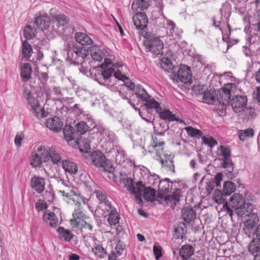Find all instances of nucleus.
<instances>
[{
    "label": "nucleus",
    "mask_w": 260,
    "mask_h": 260,
    "mask_svg": "<svg viewBox=\"0 0 260 260\" xmlns=\"http://www.w3.org/2000/svg\"><path fill=\"white\" fill-rule=\"evenodd\" d=\"M133 21L137 29L141 30L146 28L148 23L147 16L144 12L136 13L133 17Z\"/></svg>",
    "instance_id": "obj_11"
},
{
    "label": "nucleus",
    "mask_w": 260,
    "mask_h": 260,
    "mask_svg": "<svg viewBox=\"0 0 260 260\" xmlns=\"http://www.w3.org/2000/svg\"><path fill=\"white\" fill-rule=\"evenodd\" d=\"M119 215L115 211L111 210L109 214L108 221L110 225H116L119 222Z\"/></svg>",
    "instance_id": "obj_47"
},
{
    "label": "nucleus",
    "mask_w": 260,
    "mask_h": 260,
    "mask_svg": "<svg viewBox=\"0 0 260 260\" xmlns=\"http://www.w3.org/2000/svg\"><path fill=\"white\" fill-rule=\"evenodd\" d=\"M181 213L182 219L187 223H190L196 218V211L192 208L184 207Z\"/></svg>",
    "instance_id": "obj_20"
},
{
    "label": "nucleus",
    "mask_w": 260,
    "mask_h": 260,
    "mask_svg": "<svg viewBox=\"0 0 260 260\" xmlns=\"http://www.w3.org/2000/svg\"><path fill=\"white\" fill-rule=\"evenodd\" d=\"M119 258L116 252L112 251L108 255V260H119Z\"/></svg>",
    "instance_id": "obj_64"
},
{
    "label": "nucleus",
    "mask_w": 260,
    "mask_h": 260,
    "mask_svg": "<svg viewBox=\"0 0 260 260\" xmlns=\"http://www.w3.org/2000/svg\"><path fill=\"white\" fill-rule=\"evenodd\" d=\"M153 147L155 151L159 158V162L162 164V158L161 157V155L162 153V142H157V139L153 140Z\"/></svg>",
    "instance_id": "obj_45"
},
{
    "label": "nucleus",
    "mask_w": 260,
    "mask_h": 260,
    "mask_svg": "<svg viewBox=\"0 0 260 260\" xmlns=\"http://www.w3.org/2000/svg\"><path fill=\"white\" fill-rule=\"evenodd\" d=\"M203 142L210 147H212L216 145H217V142L212 137H202Z\"/></svg>",
    "instance_id": "obj_54"
},
{
    "label": "nucleus",
    "mask_w": 260,
    "mask_h": 260,
    "mask_svg": "<svg viewBox=\"0 0 260 260\" xmlns=\"http://www.w3.org/2000/svg\"><path fill=\"white\" fill-rule=\"evenodd\" d=\"M187 232V228L184 222H180L175 228V234L173 239V244L176 243L180 244L182 239L185 237ZM175 246L174 245H173Z\"/></svg>",
    "instance_id": "obj_10"
},
{
    "label": "nucleus",
    "mask_w": 260,
    "mask_h": 260,
    "mask_svg": "<svg viewBox=\"0 0 260 260\" xmlns=\"http://www.w3.org/2000/svg\"><path fill=\"white\" fill-rule=\"evenodd\" d=\"M80 150L83 152H88L90 149V145L88 140L86 139H78L77 141Z\"/></svg>",
    "instance_id": "obj_34"
},
{
    "label": "nucleus",
    "mask_w": 260,
    "mask_h": 260,
    "mask_svg": "<svg viewBox=\"0 0 260 260\" xmlns=\"http://www.w3.org/2000/svg\"><path fill=\"white\" fill-rule=\"evenodd\" d=\"M58 238L66 242H70L74 237V234L68 229L59 226L57 229Z\"/></svg>",
    "instance_id": "obj_23"
},
{
    "label": "nucleus",
    "mask_w": 260,
    "mask_h": 260,
    "mask_svg": "<svg viewBox=\"0 0 260 260\" xmlns=\"http://www.w3.org/2000/svg\"><path fill=\"white\" fill-rule=\"evenodd\" d=\"M252 209V207L251 205L245 203V206L241 207L236 210V213L239 217L248 216L250 215L249 211H251Z\"/></svg>",
    "instance_id": "obj_36"
},
{
    "label": "nucleus",
    "mask_w": 260,
    "mask_h": 260,
    "mask_svg": "<svg viewBox=\"0 0 260 260\" xmlns=\"http://www.w3.org/2000/svg\"><path fill=\"white\" fill-rule=\"evenodd\" d=\"M252 216V218L248 219L245 221L243 228L244 233L249 237L251 235H253V233L254 231L253 228L259 221V218L257 215H253Z\"/></svg>",
    "instance_id": "obj_15"
},
{
    "label": "nucleus",
    "mask_w": 260,
    "mask_h": 260,
    "mask_svg": "<svg viewBox=\"0 0 260 260\" xmlns=\"http://www.w3.org/2000/svg\"><path fill=\"white\" fill-rule=\"evenodd\" d=\"M45 182L42 177L35 176L30 180L31 187L38 193L42 192L45 189Z\"/></svg>",
    "instance_id": "obj_18"
},
{
    "label": "nucleus",
    "mask_w": 260,
    "mask_h": 260,
    "mask_svg": "<svg viewBox=\"0 0 260 260\" xmlns=\"http://www.w3.org/2000/svg\"><path fill=\"white\" fill-rule=\"evenodd\" d=\"M100 68V72L96 76V80L99 84L109 86L114 70L112 67H105V64H101Z\"/></svg>",
    "instance_id": "obj_7"
},
{
    "label": "nucleus",
    "mask_w": 260,
    "mask_h": 260,
    "mask_svg": "<svg viewBox=\"0 0 260 260\" xmlns=\"http://www.w3.org/2000/svg\"><path fill=\"white\" fill-rule=\"evenodd\" d=\"M153 250L156 259H158L161 256V247L160 246L157 245L156 244H155L153 246Z\"/></svg>",
    "instance_id": "obj_58"
},
{
    "label": "nucleus",
    "mask_w": 260,
    "mask_h": 260,
    "mask_svg": "<svg viewBox=\"0 0 260 260\" xmlns=\"http://www.w3.org/2000/svg\"><path fill=\"white\" fill-rule=\"evenodd\" d=\"M120 182L122 183L127 190L132 194L136 195L137 200L139 201V203H142L141 198L142 192L143 189L144 185L142 181H139L136 183V186H134L133 180L131 178L123 177L120 178Z\"/></svg>",
    "instance_id": "obj_4"
},
{
    "label": "nucleus",
    "mask_w": 260,
    "mask_h": 260,
    "mask_svg": "<svg viewBox=\"0 0 260 260\" xmlns=\"http://www.w3.org/2000/svg\"><path fill=\"white\" fill-rule=\"evenodd\" d=\"M45 124L47 127L56 132L60 131L63 125V122L58 116L48 118Z\"/></svg>",
    "instance_id": "obj_12"
},
{
    "label": "nucleus",
    "mask_w": 260,
    "mask_h": 260,
    "mask_svg": "<svg viewBox=\"0 0 260 260\" xmlns=\"http://www.w3.org/2000/svg\"><path fill=\"white\" fill-rule=\"evenodd\" d=\"M95 193L96 194V198L100 201V204H102V202L108 199L106 195L101 190L95 191Z\"/></svg>",
    "instance_id": "obj_61"
},
{
    "label": "nucleus",
    "mask_w": 260,
    "mask_h": 260,
    "mask_svg": "<svg viewBox=\"0 0 260 260\" xmlns=\"http://www.w3.org/2000/svg\"><path fill=\"white\" fill-rule=\"evenodd\" d=\"M77 128L78 133L83 134L88 131L89 127L85 122L81 121L77 124Z\"/></svg>",
    "instance_id": "obj_55"
},
{
    "label": "nucleus",
    "mask_w": 260,
    "mask_h": 260,
    "mask_svg": "<svg viewBox=\"0 0 260 260\" xmlns=\"http://www.w3.org/2000/svg\"><path fill=\"white\" fill-rule=\"evenodd\" d=\"M145 45L149 49V51L155 55H160V67L162 68V43L158 38H153L150 40L145 42Z\"/></svg>",
    "instance_id": "obj_6"
},
{
    "label": "nucleus",
    "mask_w": 260,
    "mask_h": 260,
    "mask_svg": "<svg viewBox=\"0 0 260 260\" xmlns=\"http://www.w3.org/2000/svg\"><path fill=\"white\" fill-rule=\"evenodd\" d=\"M188 135L193 137H200L202 136V133L201 131L189 126L185 128Z\"/></svg>",
    "instance_id": "obj_52"
},
{
    "label": "nucleus",
    "mask_w": 260,
    "mask_h": 260,
    "mask_svg": "<svg viewBox=\"0 0 260 260\" xmlns=\"http://www.w3.org/2000/svg\"><path fill=\"white\" fill-rule=\"evenodd\" d=\"M260 240L257 239H253L250 243L248 246V250L250 253L254 254L255 252H259Z\"/></svg>",
    "instance_id": "obj_43"
},
{
    "label": "nucleus",
    "mask_w": 260,
    "mask_h": 260,
    "mask_svg": "<svg viewBox=\"0 0 260 260\" xmlns=\"http://www.w3.org/2000/svg\"><path fill=\"white\" fill-rule=\"evenodd\" d=\"M223 193L220 190L218 189L215 190L213 193V197L214 201L219 205L223 204L225 200L223 197Z\"/></svg>",
    "instance_id": "obj_50"
},
{
    "label": "nucleus",
    "mask_w": 260,
    "mask_h": 260,
    "mask_svg": "<svg viewBox=\"0 0 260 260\" xmlns=\"http://www.w3.org/2000/svg\"><path fill=\"white\" fill-rule=\"evenodd\" d=\"M173 183L169 178L164 179V193L171 192L173 189Z\"/></svg>",
    "instance_id": "obj_53"
},
{
    "label": "nucleus",
    "mask_w": 260,
    "mask_h": 260,
    "mask_svg": "<svg viewBox=\"0 0 260 260\" xmlns=\"http://www.w3.org/2000/svg\"><path fill=\"white\" fill-rule=\"evenodd\" d=\"M219 150L221 152V158L231 157V151L229 148L222 145L220 147Z\"/></svg>",
    "instance_id": "obj_56"
},
{
    "label": "nucleus",
    "mask_w": 260,
    "mask_h": 260,
    "mask_svg": "<svg viewBox=\"0 0 260 260\" xmlns=\"http://www.w3.org/2000/svg\"><path fill=\"white\" fill-rule=\"evenodd\" d=\"M71 54L72 56L75 55V57L73 56V57L71 58V60L74 61H78V59L80 57L84 58L87 56L88 51L83 48H75L72 50Z\"/></svg>",
    "instance_id": "obj_28"
},
{
    "label": "nucleus",
    "mask_w": 260,
    "mask_h": 260,
    "mask_svg": "<svg viewBox=\"0 0 260 260\" xmlns=\"http://www.w3.org/2000/svg\"><path fill=\"white\" fill-rule=\"evenodd\" d=\"M124 248H123L121 245H117L114 252H116V254L119 257L121 256L124 252Z\"/></svg>",
    "instance_id": "obj_63"
},
{
    "label": "nucleus",
    "mask_w": 260,
    "mask_h": 260,
    "mask_svg": "<svg viewBox=\"0 0 260 260\" xmlns=\"http://www.w3.org/2000/svg\"><path fill=\"white\" fill-rule=\"evenodd\" d=\"M143 196L144 199L148 202H153L154 201H158L159 203L162 202V194L158 192L156 195V190L152 187H144L142 190Z\"/></svg>",
    "instance_id": "obj_8"
},
{
    "label": "nucleus",
    "mask_w": 260,
    "mask_h": 260,
    "mask_svg": "<svg viewBox=\"0 0 260 260\" xmlns=\"http://www.w3.org/2000/svg\"><path fill=\"white\" fill-rule=\"evenodd\" d=\"M149 6L148 0H135L132 4V8L143 10L147 9Z\"/></svg>",
    "instance_id": "obj_32"
},
{
    "label": "nucleus",
    "mask_w": 260,
    "mask_h": 260,
    "mask_svg": "<svg viewBox=\"0 0 260 260\" xmlns=\"http://www.w3.org/2000/svg\"><path fill=\"white\" fill-rule=\"evenodd\" d=\"M236 189V185L232 181H228L224 183L223 193L224 195L230 196Z\"/></svg>",
    "instance_id": "obj_39"
},
{
    "label": "nucleus",
    "mask_w": 260,
    "mask_h": 260,
    "mask_svg": "<svg viewBox=\"0 0 260 260\" xmlns=\"http://www.w3.org/2000/svg\"><path fill=\"white\" fill-rule=\"evenodd\" d=\"M164 120L168 121L169 122L176 121L180 123H183L186 124L182 120L176 117L175 114L172 113L169 110H166L164 109Z\"/></svg>",
    "instance_id": "obj_37"
},
{
    "label": "nucleus",
    "mask_w": 260,
    "mask_h": 260,
    "mask_svg": "<svg viewBox=\"0 0 260 260\" xmlns=\"http://www.w3.org/2000/svg\"><path fill=\"white\" fill-rule=\"evenodd\" d=\"M220 160H221V166L222 168L228 169L229 172L233 171L234 164L232 162L231 157L221 158Z\"/></svg>",
    "instance_id": "obj_49"
},
{
    "label": "nucleus",
    "mask_w": 260,
    "mask_h": 260,
    "mask_svg": "<svg viewBox=\"0 0 260 260\" xmlns=\"http://www.w3.org/2000/svg\"><path fill=\"white\" fill-rule=\"evenodd\" d=\"M247 99L246 96L236 95L233 98L231 101V105L235 112H242L246 107Z\"/></svg>",
    "instance_id": "obj_9"
},
{
    "label": "nucleus",
    "mask_w": 260,
    "mask_h": 260,
    "mask_svg": "<svg viewBox=\"0 0 260 260\" xmlns=\"http://www.w3.org/2000/svg\"><path fill=\"white\" fill-rule=\"evenodd\" d=\"M135 93L138 98H139L143 101H145L147 99L150 98V96L147 93L145 89L141 87L136 86L135 89Z\"/></svg>",
    "instance_id": "obj_41"
},
{
    "label": "nucleus",
    "mask_w": 260,
    "mask_h": 260,
    "mask_svg": "<svg viewBox=\"0 0 260 260\" xmlns=\"http://www.w3.org/2000/svg\"><path fill=\"white\" fill-rule=\"evenodd\" d=\"M101 207L103 208V210H105L106 212H109L112 210V205L108 199L101 204Z\"/></svg>",
    "instance_id": "obj_60"
},
{
    "label": "nucleus",
    "mask_w": 260,
    "mask_h": 260,
    "mask_svg": "<svg viewBox=\"0 0 260 260\" xmlns=\"http://www.w3.org/2000/svg\"><path fill=\"white\" fill-rule=\"evenodd\" d=\"M176 67V61L174 55L172 53L165 54L164 56V71L171 73L170 77L173 80L176 78L185 84L189 82L192 77L190 68L187 65L182 64L178 69L177 74H174Z\"/></svg>",
    "instance_id": "obj_2"
},
{
    "label": "nucleus",
    "mask_w": 260,
    "mask_h": 260,
    "mask_svg": "<svg viewBox=\"0 0 260 260\" xmlns=\"http://www.w3.org/2000/svg\"><path fill=\"white\" fill-rule=\"evenodd\" d=\"M239 113H240V115L244 120H248L250 118L255 115L254 109L251 107H245L243 111Z\"/></svg>",
    "instance_id": "obj_33"
},
{
    "label": "nucleus",
    "mask_w": 260,
    "mask_h": 260,
    "mask_svg": "<svg viewBox=\"0 0 260 260\" xmlns=\"http://www.w3.org/2000/svg\"><path fill=\"white\" fill-rule=\"evenodd\" d=\"M167 35L171 36L172 35L174 28L175 27V23L171 21L167 20Z\"/></svg>",
    "instance_id": "obj_59"
},
{
    "label": "nucleus",
    "mask_w": 260,
    "mask_h": 260,
    "mask_svg": "<svg viewBox=\"0 0 260 260\" xmlns=\"http://www.w3.org/2000/svg\"><path fill=\"white\" fill-rule=\"evenodd\" d=\"M64 137L66 141L69 142L74 139L75 133L74 128L72 126H66L63 131Z\"/></svg>",
    "instance_id": "obj_48"
},
{
    "label": "nucleus",
    "mask_w": 260,
    "mask_h": 260,
    "mask_svg": "<svg viewBox=\"0 0 260 260\" xmlns=\"http://www.w3.org/2000/svg\"><path fill=\"white\" fill-rule=\"evenodd\" d=\"M90 53L92 58L95 60L101 61L104 58V50H101L98 47H91Z\"/></svg>",
    "instance_id": "obj_31"
},
{
    "label": "nucleus",
    "mask_w": 260,
    "mask_h": 260,
    "mask_svg": "<svg viewBox=\"0 0 260 260\" xmlns=\"http://www.w3.org/2000/svg\"><path fill=\"white\" fill-rule=\"evenodd\" d=\"M24 36L27 40L34 38L37 32L36 29H34L30 25H27L24 28Z\"/></svg>",
    "instance_id": "obj_42"
},
{
    "label": "nucleus",
    "mask_w": 260,
    "mask_h": 260,
    "mask_svg": "<svg viewBox=\"0 0 260 260\" xmlns=\"http://www.w3.org/2000/svg\"><path fill=\"white\" fill-rule=\"evenodd\" d=\"M32 70L30 63H24L21 69V76L23 82H27L30 78Z\"/></svg>",
    "instance_id": "obj_26"
},
{
    "label": "nucleus",
    "mask_w": 260,
    "mask_h": 260,
    "mask_svg": "<svg viewBox=\"0 0 260 260\" xmlns=\"http://www.w3.org/2000/svg\"><path fill=\"white\" fill-rule=\"evenodd\" d=\"M47 207L46 202L43 200H39L36 203V208L39 212L46 209Z\"/></svg>",
    "instance_id": "obj_57"
},
{
    "label": "nucleus",
    "mask_w": 260,
    "mask_h": 260,
    "mask_svg": "<svg viewBox=\"0 0 260 260\" xmlns=\"http://www.w3.org/2000/svg\"><path fill=\"white\" fill-rule=\"evenodd\" d=\"M245 200L241 194L234 193L231 197L229 202L230 206L235 209V211L239 208L245 206Z\"/></svg>",
    "instance_id": "obj_17"
},
{
    "label": "nucleus",
    "mask_w": 260,
    "mask_h": 260,
    "mask_svg": "<svg viewBox=\"0 0 260 260\" xmlns=\"http://www.w3.org/2000/svg\"><path fill=\"white\" fill-rule=\"evenodd\" d=\"M254 135V131L252 129H247L241 131L239 133V139L242 141H245L246 138L252 137Z\"/></svg>",
    "instance_id": "obj_51"
},
{
    "label": "nucleus",
    "mask_w": 260,
    "mask_h": 260,
    "mask_svg": "<svg viewBox=\"0 0 260 260\" xmlns=\"http://www.w3.org/2000/svg\"><path fill=\"white\" fill-rule=\"evenodd\" d=\"M23 95L27 99L28 105L30 106L34 116L39 119L46 117L49 115V112L45 111L44 108H42L40 104L33 93L27 89H24Z\"/></svg>",
    "instance_id": "obj_3"
},
{
    "label": "nucleus",
    "mask_w": 260,
    "mask_h": 260,
    "mask_svg": "<svg viewBox=\"0 0 260 260\" xmlns=\"http://www.w3.org/2000/svg\"><path fill=\"white\" fill-rule=\"evenodd\" d=\"M194 248L190 244H185L179 249V255L183 260H187L194 253Z\"/></svg>",
    "instance_id": "obj_22"
},
{
    "label": "nucleus",
    "mask_w": 260,
    "mask_h": 260,
    "mask_svg": "<svg viewBox=\"0 0 260 260\" xmlns=\"http://www.w3.org/2000/svg\"><path fill=\"white\" fill-rule=\"evenodd\" d=\"M63 196L72 200L77 206L73 213V217L70 219V223L72 226L80 229L93 231V222L92 219L86 215L83 211L82 205H85V198L69 188L66 190H60Z\"/></svg>",
    "instance_id": "obj_1"
},
{
    "label": "nucleus",
    "mask_w": 260,
    "mask_h": 260,
    "mask_svg": "<svg viewBox=\"0 0 260 260\" xmlns=\"http://www.w3.org/2000/svg\"><path fill=\"white\" fill-rule=\"evenodd\" d=\"M91 159L96 167L102 168L105 171L113 173L114 171L111 163L107 160L105 155L101 151H93L91 155Z\"/></svg>",
    "instance_id": "obj_5"
},
{
    "label": "nucleus",
    "mask_w": 260,
    "mask_h": 260,
    "mask_svg": "<svg viewBox=\"0 0 260 260\" xmlns=\"http://www.w3.org/2000/svg\"><path fill=\"white\" fill-rule=\"evenodd\" d=\"M62 167L66 172L71 174H75L78 171V167L73 162L65 160H62Z\"/></svg>",
    "instance_id": "obj_30"
},
{
    "label": "nucleus",
    "mask_w": 260,
    "mask_h": 260,
    "mask_svg": "<svg viewBox=\"0 0 260 260\" xmlns=\"http://www.w3.org/2000/svg\"><path fill=\"white\" fill-rule=\"evenodd\" d=\"M201 94H203V101L208 104H213L216 101V94L215 90H204Z\"/></svg>",
    "instance_id": "obj_24"
},
{
    "label": "nucleus",
    "mask_w": 260,
    "mask_h": 260,
    "mask_svg": "<svg viewBox=\"0 0 260 260\" xmlns=\"http://www.w3.org/2000/svg\"><path fill=\"white\" fill-rule=\"evenodd\" d=\"M50 24V18L47 15H43L37 17L35 21V25L39 30L46 29Z\"/></svg>",
    "instance_id": "obj_14"
},
{
    "label": "nucleus",
    "mask_w": 260,
    "mask_h": 260,
    "mask_svg": "<svg viewBox=\"0 0 260 260\" xmlns=\"http://www.w3.org/2000/svg\"><path fill=\"white\" fill-rule=\"evenodd\" d=\"M42 160L40 157L39 156L38 153L35 150L32 152L30 158V165L34 167L37 168L40 167L42 165Z\"/></svg>",
    "instance_id": "obj_40"
},
{
    "label": "nucleus",
    "mask_w": 260,
    "mask_h": 260,
    "mask_svg": "<svg viewBox=\"0 0 260 260\" xmlns=\"http://www.w3.org/2000/svg\"><path fill=\"white\" fill-rule=\"evenodd\" d=\"M51 159L54 164L58 165L62 160V156L59 152L53 147H50L49 159Z\"/></svg>",
    "instance_id": "obj_27"
},
{
    "label": "nucleus",
    "mask_w": 260,
    "mask_h": 260,
    "mask_svg": "<svg viewBox=\"0 0 260 260\" xmlns=\"http://www.w3.org/2000/svg\"><path fill=\"white\" fill-rule=\"evenodd\" d=\"M75 38L77 43L83 46L89 45L92 43V39L86 34L83 32H76Z\"/></svg>",
    "instance_id": "obj_25"
},
{
    "label": "nucleus",
    "mask_w": 260,
    "mask_h": 260,
    "mask_svg": "<svg viewBox=\"0 0 260 260\" xmlns=\"http://www.w3.org/2000/svg\"><path fill=\"white\" fill-rule=\"evenodd\" d=\"M230 96L231 92L229 89L224 87L222 90L218 91V93L216 95V100L224 107L229 105Z\"/></svg>",
    "instance_id": "obj_16"
},
{
    "label": "nucleus",
    "mask_w": 260,
    "mask_h": 260,
    "mask_svg": "<svg viewBox=\"0 0 260 260\" xmlns=\"http://www.w3.org/2000/svg\"><path fill=\"white\" fill-rule=\"evenodd\" d=\"M144 106L147 109H154L158 114L159 117L162 119V110L159 103L154 99H148L145 101Z\"/></svg>",
    "instance_id": "obj_19"
},
{
    "label": "nucleus",
    "mask_w": 260,
    "mask_h": 260,
    "mask_svg": "<svg viewBox=\"0 0 260 260\" xmlns=\"http://www.w3.org/2000/svg\"><path fill=\"white\" fill-rule=\"evenodd\" d=\"M113 75L116 78L123 81L127 79V78L125 75H123L119 70L115 72L114 71Z\"/></svg>",
    "instance_id": "obj_62"
},
{
    "label": "nucleus",
    "mask_w": 260,
    "mask_h": 260,
    "mask_svg": "<svg viewBox=\"0 0 260 260\" xmlns=\"http://www.w3.org/2000/svg\"><path fill=\"white\" fill-rule=\"evenodd\" d=\"M52 17L55 20V23L59 25L64 26L68 24L69 22V19L66 15L63 14H59L55 16H53Z\"/></svg>",
    "instance_id": "obj_46"
},
{
    "label": "nucleus",
    "mask_w": 260,
    "mask_h": 260,
    "mask_svg": "<svg viewBox=\"0 0 260 260\" xmlns=\"http://www.w3.org/2000/svg\"><path fill=\"white\" fill-rule=\"evenodd\" d=\"M22 55L24 57H30L32 53L31 46L27 41H24L22 43Z\"/></svg>",
    "instance_id": "obj_44"
},
{
    "label": "nucleus",
    "mask_w": 260,
    "mask_h": 260,
    "mask_svg": "<svg viewBox=\"0 0 260 260\" xmlns=\"http://www.w3.org/2000/svg\"><path fill=\"white\" fill-rule=\"evenodd\" d=\"M181 196V191L179 189H176L172 194L164 198V201L171 208H174L177 203L179 202Z\"/></svg>",
    "instance_id": "obj_13"
},
{
    "label": "nucleus",
    "mask_w": 260,
    "mask_h": 260,
    "mask_svg": "<svg viewBox=\"0 0 260 260\" xmlns=\"http://www.w3.org/2000/svg\"><path fill=\"white\" fill-rule=\"evenodd\" d=\"M92 252L98 259H103L106 256V250L100 245L93 247Z\"/></svg>",
    "instance_id": "obj_38"
},
{
    "label": "nucleus",
    "mask_w": 260,
    "mask_h": 260,
    "mask_svg": "<svg viewBox=\"0 0 260 260\" xmlns=\"http://www.w3.org/2000/svg\"><path fill=\"white\" fill-rule=\"evenodd\" d=\"M35 150L38 153L43 162H46L49 160L50 147L47 149L45 146L41 145Z\"/></svg>",
    "instance_id": "obj_29"
},
{
    "label": "nucleus",
    "mask_w": 260,
    "mask_h": 260,
    "mask_svg": "<svg viewBox=\"0 0 260 260\" xmlns=\"http://www.w3.org/2000/svg\"><path fill=\"white\" fill-rule=\"evenodd\" d=\"M43 221L48 224L52 228L57 226L58 219L55 214L51 211H46L43 216Z\"/></svg>",
    "instance_id": "obj_21"
},
{
    "label": "nucleus",
    "mask_w": 260,
    "mask_h": 260,
    "mask_svg": "<svg viewBox=\"0 0 260 260\" xmlns=\"http://www.w3.org/2000/svg\"><path fill=\"white\" fill-rule=\"evenodd\" d=\"M174 155H165L164 158V166L168 169V171H171L172 173H175V167L173 162Z\"/></svg>",
    "instance_id": "obj_35"
}]
</instances>
